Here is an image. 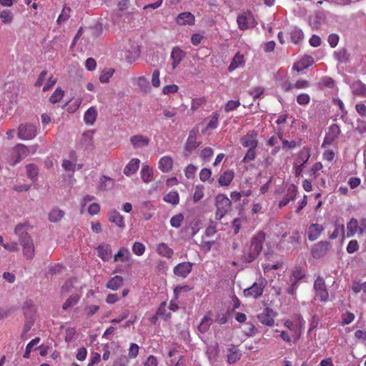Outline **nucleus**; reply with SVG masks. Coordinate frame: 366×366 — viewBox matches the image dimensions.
I'll return each instance as SVG.
<instances>
[{"mask_svg":"<svg viewBox=\"0 0 366 366\" xmlns=\"http://www.w3.org/2000/svg\"><path fill=\"white\" fill-rule=\"evenodd\" d=\"M264 240L265 233L262 231H259L252 237L251 245L248 251L244 254L245 262L248 263L252 262L260 254Z\"/></svg>","mask_w":366,"mask_h":366,"instance_id":"1","label":"nucleus"},{"mask_svg":"<svg viewBox=\"0 0 366 366\" xmlns=\"http://www.w3.org/2000/svg\"><path fill=\"white\" fill-rule=\"evenodd\" d=\"M311 157V149L308 147H304L297 154L293 164L294 174L296 177L301 175L304 167Z\"/></svg>","mask_w":366,"mask_h":366,"instance_id":"2","label":"nucleus"},{"mask_svg":"<svg viewBox=\"0 0 366 366\" xmlns=\"http://www.w3.org/2000/svg\"><path fill=\"white\" fill-rule=\"evenodd\" d=\"M232 204L231 199L224 194H219L215 197V218L217 220H220L223 218L227 212L230 209Z\"/></svg>","mask_w":366,"mask_h":366,"instance_id":"3","label":"nucleus"},{"mask_svg":"<svg viewBox=\"0 0 366 366\" xmlns=\"http://www.w3.org/2000/svg\"><path fill=\"white\" fill-rule=\"evenodd\" d=\"M366 232V219L362 218L357 220L352 218L347 224V237H353L355 234H362Z\"/></svg>","mask_w":366,"mask_h":366,"instance_id":"4","label":"nucleus"},{"mask_svg":"<svg viewBox=\"0 0 366 366\" xmlns=\"http://www.w3.org/2000/svg\"><path fill=\"white\" fill-rule=\"evenodd\" d=\"M267 284V282L266 279H259L257 282H254L251 287L243 290L244 296L246 297H252L254 299L259 298L262 295L264 289Z\"/></svg>","mask_w":366,"mask_h":366,"instance_id":"5","label":"nucleus"},{"mask_svg":"<svg viewBox=\"0 0 366 366\" xmlns=\"http://www.w3.org/2000/svg\"><path fill=\"white\" fill-rule=\"evenodd\" d=\"M315 297L320 302H325L328 300L329 293L326 287L325 279L322 277H317L314 282Z\"/></svg>","mask_w":366,"mask_h":366,"instance_id":"6","label":"nucleus"},{"mask_svg":"<svg viewBox=\"0 0 366 366\" xmlns=\"http://www.w3.org/2000/svg\"><path fill=\"white\" fill-rule=\"evenodd\" d=\"M36 147V145L32 146L29 148L23 144H18L13 149L14 153L16 154V157L15 159L11 162V165L14 166L17 163L20 162L23 159L26 157L31 152L32 153H35Z\"/></svg>","mask_w":366,"mask_h":366,"instance_id":"7","label":"nucleus"},{"mask_svg":"<svg viewBox=\"0 0 366 366\" xmlns=\"http://www.w3.org/2000/svg\"><path fill=\"white\" fill-rule=\"evenodd\" d=\"M36 134V129L33 124H21L18 128V137L22 140L32 139Z\"/></svg>","mask_w":366,"mask_h":366,"instance_id":"8","label":"nucleus"},{"mask_svg":"<svg viewBox=\"0 0 366 366\" xmlns=\"http://www.w3.org/2000/svg\"><path fill=\"white\" fill-rule=\"evenodd\" d=\"M197 134V129H192L189 132V137L184 147V156H189L192 151L196 149L200 145V143L196 141Z\"/></svg>","mask_w":366,"mask_h":366,"instance_id":"9","label":"nucleus"},{"mask_svg":"<svg viewBox=\"0 0 366 366\" xmlns=\"http://www.w3.org/2000/svg\"><path fill=\"white\" fill-rule=\"evenodd\" d=\"M240 143L244 147L256 149L258 146L257 132L254 130L249 131L241 138Z\"/></svg>","mask_w":366,"mask_h":366,"instance_id":"10","label":"nucleus"},{"mask_svg":"<svg viewBox=\"0 0 366 366\" xmlns=\"http://www.w3.org/2000/svg\"><path fill=\"white\" fill-rule=\"evenodd\" d=\"M22 247L24 257L27 259H32L35 254L34 241L32 237L27 238L19 241Z\"/></svg>","mask_w":366,"mask_h":366,"instance_id":"11","label":"nucleus"},{"mask_svg":"<svg viewBox=\"0 0 366 366\" xmlns=\"http://www.w3.org/2000/svg\"><path fill=\"white\" fill-rule=\"evenodd\" d=\"M258 320L263 325L267 326H273L274 324V312L272 309L266 307L263 311L257 315Z\"/></svg>","mask_w":366,"mask_h":366,"instance_id":"12","label":"nucleus"},{"mask_svg":"<svg viewBox=\"0 0 366 366\" xmlns=\"http://www.w3.org/2000/svg\"><path fill=\"white\" fill-rule=\"evenodd\" d=\"M297 187L295 184H291L287 189L285 197L278 203L280 208L287 206L290 202L294 201L297 194Z\"/></svg>","mask_w":366,"mask_h":366,"instance_id":"13","label":"nucleus"},{"mask_svg":"<svg viewBox=\"0 0 366 366\" xmlns=\"http://www.w3.org/2000/svg\"><path fill=\"white\" fill-rule=\"evenodd\" d=\"M192 269V264L189 262H184L179 263L174 267V274L178 277L185 278L191 272Z\"/></svg>","mask_w":366,"mask_h":366,"instance_id":"14","label":"nucleus"},{"mask_svg":"<svg viewBox=\"0 0 366 366\" xmlns=\"http://www.w3.org/2000/svg\"><path fill=\"white\" fill-rule=\"evenodd\" d=\"M330 243L327 242H320L315 244L312 249V255L315 259L325 257L328 251Z\"/></svg>","mask_w":366,"mask_h":366,"instance_id":"15","label":"nucleus"},{"mask_svg":"<svg viewBox=\"0 0 366 366\" xmlns=\"http://www.w3.org/2000/svg\"><path fill=\"white\" fill-rule=\"evenodd\" d=\"M30 228L28 223H19L15 227L14 233L18 236L19 241L31 237L28 232Z\"/></svg>","mask_w":366,"mask_h":366,"instance_id":"16","label":"nucleus"},{"mask_svg":"<svg viewBox=\"0 0 366 366\" xmlns=\"http://www.w3.org/2000/svg\"><path fill=\"white\" fill-rule=\"evenodd\" d=\"M194 21V16L190 12L180 13L176 19V22L179 26L193 25Z\"/></svg>","mask_w":366,"mask_h":366,"instance_id":"17","label":"nucleus"},{"mask_svg":"<svg viewBox=\"0 0 366 366\" xmlns=\"http://www.w3.org/2000/svg\"><path fill=\"white\" fill-rule=\"evenodd\" d=\"M212 316V312L211 311L207 312L197 327L199 332L204 334L209 330V327L213 322Z\"/></svg>","mask_w":366,"mask_h":366,"instance_id":"18","label":"nucleus"},{"mask_svg":"<svg viewBox=\"0 0 366 366\" xmlns=\"http://www.w3.org/2000/svg\"><path fill=\"white\" fill-rule=\"evenodd\" d=\"M184 56V52L179 47H174L171 53L172 69H175Z\"/></svg>","mask_w":366,"mask_h":366,"instance_id":"19","label":"nucleus"},{"mask_svg":"<svg viewBox=\"0 0 366 366\" xmlns=\"http://www.w3.org/2000/svg\"><path fill=\"white\" fill-rule=\"evenodd\" d=\"M324 230L322 225L319 224H312L308 228V239L310 241L316 240Z\"/></svg>","mask_w":366,"mask_h":366,"instance_id":"20","label":"nucleus"},{"mask_svg":"<svg viewBox=\"0 0 366 366\" xmlns=\"http://www.w3.org/2000/svg\"><path fill=\"white\" fill-rule=\"evenodd\" d=\"M352 94L361 97H366V84L360 80L354 81L351 85Z\"/></svg>","mask_w":366,"mask_h":366,"instance_id":"21","label":"nucleus"},{"mask_svg":"<svg viewBox=\"0 0 366 366\" xmlns=\"http://www.w3.org/2000/svg\"><path fill=\"white\" fill-rule=\"evenodd\" d=\"M130 142L134 147L140 148L147 146L149 143V139L147 137L137 134L132 136Z\"/></svg>","mask_w":366,"mask_h":366,"instance_id":"22","label":"nucleus"},{"mask_svg":"<svg viewBox=\"0 0 366 366\" xmlns=\"http://www.w3.org/2000/svg\"><path fill=\"white\" fill-rule=\"evenodd\" d=\"M156 252L162 257L167 259L172 258L174 254V251L166 243L162 242L157 245Z\"/></svg>","mask_w":366,"mask_h":366,"instance_id":"23","label":"nucleus"},{"mask_svg":"<svg viewBox=\"0 0 366 366\" xmlns=\"http://www.w3.org/2000/svg\"><path fill=\"white\" fill-rule=\"evenodd\" d=\"M242 355L241 350L232 345L228 349L227 362L230 365L234 364L240 360Z\"/></svg>","mask_w":366,"mask_h":366,"instance_id":"24","label":"nucleus"},{"mask_svg":"<svg viewBox=\"0 0 366 366\" xmlns=\"http://www.w3.org/2000/svg\"><path fill=\"white\" fill-rule=\"evenodd\" d=\"M234 177V172L232 170L224 172L218 179V183L220 186L227 187L230 184Z\"/></svg>","mask_w":366,"mask_h":366,"instance_id":"25","label":"nucleus"},{"mask_svg":"<svg viewBox=\"0 0 366 366\" xmlns=\"http://www.w3.org/2000/svg\"><path fill=\"white\" fill-rule=\"evenodd\" d=\"M173 166V159L169 156H164L159 161V169L162 172H169Z\"/></svg>","mask_w":366,"mask_h":366,"instance_id":"26","label":"nucleus"},{"mask_svg":"<svg viewBox=\"0 0 366 366\" xmlns=\"http://www.w3.org/2000/svg\"><path fill=\"white\" fill-rule=\"evenodd\" d=\"M310 84L307 80L300 79L296 83H288L284 84V90L285 92L292 91L294 89H302L309 86Z\"/></svg>","mask_w":366,"mask_h":366,"instance_id":"27","label":"nucleus"},{"mask_svg":"<svg viewBox=\"0 0 366 366\" xmlns=\"http://www.w3.org/2000/svg\"><path fill=\"white\" fill-rule=\"evenodd\" d=\"M140 161L137 158H134L129 162L124 169V173L127 176H129L135 173L139 167Z\"/></svg>","mask_w":366,"mask_h":366,"instance_id":"28","label":"nucleus"},{"mask_svg":"<svg viewBox=\"0 0 366 366\" xmlns=\"http://www.w3.org/2000/svg\"><path fill=\"white\" fill-rule=\"evenodd\" d=\"M109 220L116 224L119 227H124L125 224L124 222V217L117 210L110 211L108 214Z\"/></svg>","mask_w":366,"mask_h":366,"instance_id":"29","label":"nucleus"},{"mask_svg":"<svg viewBox=\"0 0 366 366\" xmlns=\"http://www.w3.org/2000/svg\"><path fill=\"white\" fill-rule=\"evenodd\" d=\"M24 314L26 318L33 317L36 312V307L34 302L31 300H26L22 307Z\"/></svg>","mask_w":366,"mask_h":366,"instance_id":"30","label":"nucleus"},{"mask_svg":"<svg viewBox=\"0 0 366 366\" xmlns=\"http://www.w3.org/2000/svg\"><path fill=\"white\" fill-rule=\"evenodd\" d=\"M124 284V278L122 276L116 275L108 281L106 287L108 289L116 291Z\"/></svg>","mask_w":366,"mask_h":366,"instance_id":"31","label":"nucleus"},{"mask_svg":"<svg viewBox=\"0 0 366 366\" xmlns=\"http://www.w3.org/2000/svg\"><path fill=\"white\" fill-rule=\"evenodd\" d=\"M97 117V111L94 107H89L84 115V120L86 124L92 125Z\"/></svg>","mask_w":366,"mask_h":366,"instance_id":"32","label":"nucleus"},{"mask_svg":"<svg viewBox=\"0 0 366 366\" xmlns=\"http://www.w3.org/2000/svg\"><path fill=\"white\" fill-rule=\"evenodd\" d=\"M98 255L103 261H108L112 256L111 247L109 244H101L97 247Z\"/></svg>","mask_w":366,"mask_h":366,"instance_id":"33","label":"nucleus"},{"mask_svg":"<svg viewBox=\"0 0 366 366\" xmlns=\"http://www.w3.org/2000/svg\"><path fill=\"white\" fill-rule=\"evenodd\" d=\"M244 59L243 54H241L239 52L236 53V54L234 56L229 67L228 70L229 71H232L235 70L239 66H244Z\"/></svg>","mask_w":366,"mask_h":366,"instance_id":"34","label":"nucleus"},{"mask_svg":"<svg viewBox=\"0 0 366 366\" xmlns=\"http://www.w3.org/2000/svg\"><path fill=\"white\" fill-rule=\"evenodd\" d=\"M114 182L113 179L103 175L101 177L98 189L102 191H106L113 187Z\"/></svg>","mask_w":366,"mask_h":366,"instance_id":"35","label":"nucleus"},{"mask_svg":"<svg viewBox=\"0 0 366 366\" xmlns=\"http://www.w3.org/2000/svg\"><path fill=\"white\" fill-rule=\"evenodd\" d=\"M81 295L79 294H73L70 295L62 305V309L67 310L68 309L76 305L80 300Z\"/></svg>","mask_w":366,"mask_h":366,"instance_id":"36","label":"nucleus"},{"mask_svg":"<svg viewBox=\"0 0 366 366\" xmlns=\"http://www.w3.org/2000/svg\"><path fill=\"white\" fill-rule=\"evenodd\" d=\"M131 257L129 249L126 247H121L118 252L114 257V262H125L129 259Z\"/></svg>","mask_w":366,"mask_h":366,"instance_id":"37","label":"nucleus"},{"mask_svg":"<svg viewBox=\"0 0 366 366\" xmlns=\"http://www.w3.org/2000/svg\"><path fill=\"white\" fill-rule=\"evenodd\" d=\"M64 212L58 209L54 208L49 213V219L50 222H56L60 221L64 217Z\"/></svg>","mask_w":366,"mask_h":366,"instance_id":"38","label":"nucleus"},{"mask_svg":"<svg viewBox=\"0 0 366 366\" xmlns=\"http://www.w3.org/2000/svg\"><path fill=\"white\" fill-rule=\"evenodd\" d=\"M304 37V34L302 31L298 28H294L290 32V39L291 41L295 44H299Z\"/></svg>","mask_w":366,"mask_h":366,"instance_id":"39","label":"nucleus"},{"mask_svg":"<svg viewBox=\"0 0 366 366\" xmlns=\"http://www.w3.org/2000/svg\"><path fill=\"white\" fill-rule=\"evenodd\" d=\"M141 177L144 182H150L153 179V172L148 165H144L141 170Z\"/></svg>","mask_w":366,"mask_h":366,"instance_id":"40","label":"nucleus"},{"mask_svg":"<svg viewBox=\"0 0 366 366\" xmlns=\"http://www.w3.org/2000/svg\"><path fill=\"white\" fill-rule=\"evenodd\" d=\"M340 134V129L339 126L336 124H333L329 128V131L327 133V139L331 142L334 141L339 137Z\"/></svg>","mask_w":366,"mask_h":366,"instance_id":"41","label":"nucleus"},{"mask_svg":"<svg viewBox=\"0 0 366 366\" xmlns=\"http://www.w3.org/2000/svg\"><path fill=\"white\" fill-rule=\"evenodd\" d=\"M322 168L323 166L321 162H315L308 172L311 179H316L320 175V171H321Z\"/></svg>","mask_w":366,"mask_h":366,"instance_id":"42","label":"nucleus"},{"mask_svg":"<svg viewBox=\"0 0 366 366\" xmlns=\"http://www.w3.org/2000/svg\"><path fill=\"white\" fill-rule=\"evenodd\" d=\"M163 199L167 203L176 205L179 201V194L175 191L169 192L164 197Z\"/></svg>","mask_w":366,"mask_h":366,"instance_id":"43","label":"nucleus"},{"mask_svg":"<svg viewBox=\"0 0 366 366\" xmlns=\"http://www.w3.org/2000/svg\"><path fill=\"white\" fill-rule=\"evenodd\" d=\"M246 222V219L243 217L235 218L232 222V229H233L234 234H237L242 228L244 223Z\"/></svg>","mask_w":366,"mask_h":366,"instance_id":"44","label":"nucleus"},{"mask_svg":"<svg viewBox=\"0 0 366 366\" xmlns=\"http://www.w3.org/2000/svg\"><path fill=\"white\" fill-rule=\"evenodd\" d=\"M305 272L300 267H295L292 274V282L299 283L305 277Z\"/></svg>","mask_w":366,"mask_h":366,"instance_id":"45","label":"nucleus"},{"mask_svg":"<svg viewBox=\"0 0 366 366\" xmlns=\"http://www.w3.org/2000/svg\"><path fill=\"white\" fill-rule=\"evenodd\" d=\"M64 95V92L61 88L58 87L55 89L49 98V102L52 104L59 102Z\"/></svg>","mask_w":366,"mask_h":366,"instance_id":"46","label":"nucleus"},{"mask_svg":"<svg viewBox=\"0 0 366 366\" xmlns=\"http://www.w3.org/2000/svg\"><path fill=\"white\" fill-rule=\"evenodd\" d=\"M335 56L338 61L346 63L349 60L350 54L345 49H341L335 52Z\"/></svg>","mask_w":366,"mask_h":366,"instance_id":"47","label":"nucleus"},{"mask_svg":"<svg viewBox=\"0 0 366 366\" xmlns=\"http://www.w3.org/2000/svg\"><path fill=\"white\" fill-rule=\"evenodd\" d=\"M228 321V312L224 310H219L215 316V322L219 325H224Z\"/></svg>","mask_w":366,"mask_h":366,"instance_id":"48","label":"nucleus"},{"mask_svg":"<svg viewBox=\"0 0 366 366\" xmlns=\"http://www.w3.org/2000/svg\"><path fill=\"white\" fill-rule=\"evenodd\" d=\"M68 104H69L67 108L68 112L69 113H74L79 108L81 104V99L80 97L74 98L71 99Z\"/></svg>","mask_w":366,"mask_h":366,"instance_id":"49","label":"nucleus"},{"mask_svg":"<svg viewBox=\"0 0 366 366\" xmlns=\"http://www.w3.org/2000/svg\"><path fill=\"white\" fill-rule=\"evenodd\" d=\"M205 104L206 99L204 97L192 99L191 102V110L192 112H195Z\"/></svg>","mask_w":366,"mask_h":366,"instance_id":"50","label":"nucleus"},{"mask_svg":"<svg viewBox=\"0 0 366 366\" xmlns=\"http://www.w3.org/2000/svg\"><path fill=\"white\" fill-rule=\"evenodd\" d=\"M26 169L28 177L34 180L39 174L38 167L34 164H29L26 165Z\"/></svg>","mask_w":366,"mask_h":366,"instance_id":"51","label":"nucleus"},{"mask_svg":"<svg viewBox=\"0 0 366 366\" xmlns=\"http://www.w3.org/2000/svg\"><path fill=\"white\" fill-rule=\"evenodd\" d=\"M114 72V69L109 68L104 69L99 76V81L102 83H107L109 81V79L113 76Z\"/></svg>","mask_w":366,"mask_h":366,"instance_id":"52","label":"nucleus"},{"mask_svg":"<svg viewBox=\"0 0 366 366\" xmlns=\"http://www.w3.org/2000/svg\"><path fill=\"white\" fill-rule=\"evenodd\" d=\"M214 240L207 239L206 237H202V240L199 243V247L205 252H209L211 250V248L214 244Z\"/></svg>","mask_w":366,"mask_h":366,"instance_id":"53","label":"nucleus"},{"mask_svg":"<svg viewBox=\"0 0 366 366\" xmlns=\"http://www.w3.org/2000/svg\"><path fill=\"white\" fill-rule=\"evenodd\" d=\"M39 341H40V338L39 337H36V338L31 340L27 344V345L26 347V350H25L24 354L23 355L24 358H26L27 359V358L29 357L31 349L33 348L34 346L37 345L39 342Z\"/></svg>","mask_w":366,"mask_h":366,"instance_id":"54","label":"nucleus"},{"mask_svg":"<svg viewBox=\"0 0 366 366\" xmlns=\"http://www.w3.org/2000/svg\"><path fill=\"white\" fill-rule=\"evenodd\" d=\"M217 232V224L214 222H211L209 225L206 228L204 234L202 237L209 238L213 237Z\"/></svg>","mask_w":366,"mask_h":366,"instance_id":"55","label":"nucleus"},{"mask_svg":"<svg viewBox=\"0 0 366 366\" xmlns=\"http://www.w3.org/2000/svg\"><path fill=\"white\" fill-rule=\"evenodd\" d=\"M132 252L137 256L142 255L145 252V246L143 243L135 242L132 245Z\"/></svg>","mask_w":366,"mask_h":366,"instance_id":"56","label":"nucleus"},{"mask_svg":"<svg viewBox=\"0 0 366 366\" xmlns=\"http://www.w3.org/2000/svg\"><path fill=\"white\" fill-rule=\"evenodd\" d=\"M0 19L4 24H9L13 20V14L9 10H3L0 13Z\"/></svg>","mask_w":366,"mask_h":366,"instance_id":"57","label":"nucleus"},{"mask_svg":"<svg viewBox=\"0 0 366 366\" xmlns=\"http://www.w3.org/2000/svg\"><path fill=\"white\" fill-rule=\"evenodd\" d=\"M183 219V214L182 213H179L171 218L170 224L173 227L178 228L181 226Z\"/></svg>","mask_w":366,"mask_h":366,"instance_id":"58","label":"nucleus"},{"mask_svg":"<svg viewBox=\"0 0 366 366\" xmlns=\"http://www.w3.org/2000/svg\"><path fill=\"white\" fill-rule=\"evenodd\" d=\"M204 197V187L202 185H197L193 194V199L195 202L201 200Z\"/></svg>","mask_w":366,"mask_h":366,"instance_id":"59","label":"nucleus"},{"mask_svg":"<svg viewBox=\"0 0 366 366\" xmlns=\"http://www.w3.org/2000/svg\"><path fill=\"white\" fill-rule=\"evenodd\" d=\"M237 22L238 27L241 30H246L248 29L247 18L245 15H239L237 16Z\"/></svg>","mask_w":366,"mask_h":366,"instance_id":"60","label":"nucleus"},{"mask_svg":"<svg viewBox=\"0 0 366 366\" xmlns=\"http://www.w3.org/2000/svg\"><path fill=\"white\" fill-rule=\"evenodd\" d=\"M71 9L69 7H64L58 17L57 22L61 24L66 21L70 16Z\"/></svg>","mask_w":366,"mask_h":366,"instance_id":"61","label":"nucleus"},{"mask_svg":"<svg viewBox=\"0 0 366 366\" xmlns=\"http://www.w3.org/2000/svg\"><path fill=\"white\" fill-rule=\"evenodd\" d=\"M197 170V167L196 166L189 164L184 169L185 176L187 179H192L194 178Z\"/></svg>","mask_w":366,"mask_h":366,"instance_id":"62","label":"nucleus"},{"mask_svg":"<svg viewBox=\"0 0 366 366\" xmlns=\"http://www.w3.org/2000/svg\"><path fill=\"white\" fill-rule=\"evenodd\" d=\"M240 106V102L239 100H229L227 102L224 106V111L229 112L237 109Z\"/></svg>","mask_w":366,"mask_h":366,"instance_id":"63","label":"nucleus"},{"mask_svg":"<svg viewBox=\"0 0 366 366\" xmlns=\"http://www.w3.org/2000/svg\"><path fill=\"white\" fill-rule=\"evenodd\" d=\"M179 90V86L177 84H169L166 85L162 89L164 94L169 95L171 94L177 93Z\"/></svg>","mask_w":366,"mask_h":366,"instance_id":"64","label":"nucleus"}]
</instances>
